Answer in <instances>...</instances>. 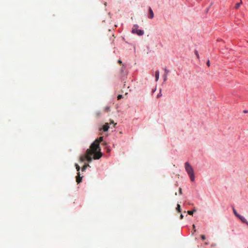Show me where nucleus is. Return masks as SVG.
<instances>
[{"label":"nucleus","instance_id":"obj_1","mask_svg":"<svg viewBox=\"0 0 248 248\" xmlns=\"http://www.w3.org/2000/svg\"><path fill=\"white\" fill-rule=\"evenodd\" d=\"M93 155L94 159H99L102 156V154L100 151H93L91 147L86 151V160L90 162L92 160V155Z\"/></svg>","mask_w":248,"mask_h":248},{"label":"nucleus","instance_id":"obj_2","mask_svg":"<svg viewBox=\"0 0 248 248\" xmlns=\"http://www.w3.org/2000/svg\"><path fill=\"white\" fill-rule=\"evenodd\" d=\"M185 167L186 171L188 176H189L191 181L193 182L195 180V176L194 170L192 167L190 165V164L187 162L185 163Z\"/></svg>","mask_w":248,"mask_h":248},{"label":"nucleus","instance_id":"obj_3","mask_svg":"<svg viewBox=\"0 0 248 248\" xmlns=\"http://www.w3.org/2000/svg\"><path fill=\"white\" fill-rule=\"evenodd\" d=\"M103 137H100V138L96 139L91 144L90 147L93 149V151H101L99 143L103 140Z\"/></svg>","mask_w":248,"mask_h":248},{"label":"nucleus","instance_id":"obj_4","mask_svg":"<svg viewBox=\"0 0 248 248\" xmlns=\"http://www.w3.org/2000/svg\"><path fill=\"white\" fill-rule=\"evenodd\" d=\"M233 212L234 215L237 217H238L242 222L246 223L248 226V221L247 220V219L244 217L238 214L234 207H233Z\"/></svg>","mask_w":248,"mask_h":248},{"label":"nucleus","instance_id":"obj_5","mask_svg":"<svg viewBox=\"0 0 248 248\" xmlns=\"http://www.w3.org/2000/svg\"><path fill=\"white\" fill-rule=\"evenodd\" d=\"M139 26L137 25H134L132 32L133 33H136L139 35H142L144 34V31L138 29Z\"/></svg>","mask_w":248,"mask_h":248},{"label":"nucleus","instance_id":"obj_6","mask_svg":"<svg viewBox=\"0 0 248 248\" xmlns=\"http://www.w3.org/2000/svg\"><path fill=\"white\" fill-rule=\"evenodd\" d=\"M154 17V14L153 13V10H152L151 8H149V18L150 19L153 18Z\"/></svg>","mask_w":248,"mask_h":248},{"label":"nucleus","instance_id":"obj_7","mask_svg":"<svg viewBox=\"0 0 248 248\" xmlns=\"http://www.w3.org/2000/svg\"><path fill=\"white\" fill-rule=\"evenodd\" d=\"M109 128L108 125H103L102 127L99 128V130L101 131L102 130L103 131H107Z\"/></svg>","mask_w":248,"mask_h":248},{"label":"nucleus","instance_id":"obj_8","mask_svg":"<svg viewBox=\"0 0 248 248\" xmlns=\"http://www.w3.org/2000/svg\"><path fill=\"white\" fill-rule=\"evenodd\" d=\"M78 175L76 178V181L78 183V184H79L81 182L82 177L80 176L79 172H78Z\"/></svg>","mask_w":248,"mask_h":248},{"label":"nucleus","instance_id":"obj_9","mask_svg":"<svg viewBox=\"0 0 248 248\" xmlns=\"http://www.w3.org/2000/svg\"><path fill=\"white\" fill-rule=\"evenodd\" d=\"M110 110V107L109 106H106L103 109L104 112H109Z\"/></svg>","mask_w":248,"mask_h":248},{"label":"nucleus","instance_id":"obj_10","mask_svg":"<svg viewBox=\"0 0 248 248\" xmlns=\"http://www.w3.org/2000/svg\"><path fill=\"white\" fill-rule=\"evenodd\" d=\"M155 81H158L159 77V72L158 71H156L155 73Z\"/></svg>","mask_w":248,"mask_h":248},{"label":"nucleus","instance_id":"obj_11","mask_svg":"<svg viewBox=\"0 0 248 248\" xmlns=\"http://www.w3.org/2000/svg\"><path fill=\"white\" fill-rule=\"evenodd\" d=\"M86 154L85 155L81 156L80 157V160L81 162H84L86 159Z\"/></svg>","mask_w":248,"mask_h":248},{"label":"nucleus","instance_id":"obj_12","mask_svg":"<svg viewBox=\"0 0 248 248\" xmlns=\"http://www.w3.org/2000/svg\"><path fill=\"white\" fill-rule=\"evenodd\" d=\"M101 114L100 111H97L95 113V116L96 117H98L101 115Z\"/></svg>","mask_w":248,"mask_h":248},{"label":"nucleus","instance_id":"obj_13","mask_svg":"<svg viewBox=\"0 0 248 248\" xmlns=\"http://www.w3.org/2000/svg\"><path fill=\"white\" fill-rule=\"evenodd\" d=\"M176 210H177V211L178 212H181V206H180V204H177V207H176Z\"/></svg>","mask_w":248,"mask_h":248},{"label":"nucleus","instance_id":"obj_14","mask_svg":"<svg viewBox=\"0 0 248 248\" xmlns=\"http://www.w3.org/2000/svg\"><path fill=\"white\" fill-rule=\"evenodd\" d=\"M196 210L195 209H194L192 211H187V213L190 215H193V213L196 212Z\"/></svg>","mask_w":248,"mask_h":248},{"label":"nucleus","instance_id":"obj_15","mask_svg":"<svg viewBox=\"0 0 248 248\" xmlns=\"http://www.w3.org/2000/svg\"><path fill=\"white\" fill-rule=\"evenodd\" d=\"M242 0H241L240 2L239 3H237L236 5H235V8L236 9H238L240 7V6L241 5V4H242Z\"/></svg>","mask_w":248,"mask_h":248},{"label":"nucleus","instance_id":"obj_16","mask_svg":"<svg viewBox=\"0 0 248 248\" xmlns=\"http://www.w3.org/2000/svg\"><path fill=\"white\" fill-rule=\"evenodd\" d=\"M75 166H76V168L78 172H79V171L80 170V167H79V166L78 164H75Z\"/></svg>","mask_w":248,"mask_h":248},{"label":"nucleus","instance_id":"obj_17","mask_svg":"<svg viewBox=\"0 0 248 248\" xmlns=\"http://www.w3.org/2000/svg\"><path fill=\"white\" fill-rule=\"evenodd\" d=\"M88 166H89L88 164L84 165L83 167L82 168V170L84 171L86 169V168H87Z\"/></svg>","mask_w":248,"mask_h":248},{"label":"nucleus","instance_id":"obj_18","mask_svg":"<svg viewBox=\"0 0 248 248\" xmlns=\"http://www.w3.org/2000/svg\"><path fill=\"white\" fill-rule=\"evenodd\" d=\"M164 77V81H166L167 79V75L166 74H164L163 76Z\"/></svg>","mask_w":248,"mask_h":248},{"label":"nucleus","instance_id":"obj_19","mask_svg":"<svg viewBox=\"0 0 248 248\" xmlns=\"http://www.w3.org/2000/svg\"><path fill=\"white\" fill-rule=\"evenodd\" d=\"M164 71H165V74H166V75H167L169 73V71L168 70H167L166 68L164 69Z\"/></svg>","mask_w":248,"mask_h":248},{"label":"nucleus","instance_id":"obj_20","mask_svg":"<svg viewBox=\"0 0 248 248\" xmlns=\"http://www.w3.org/2000/svg\"><path fill=\"white\" fill-rule=\"evenodd\" d=\"M122 97H123L122 95H121V94L118 95L117 96V99L120 100L122 98Z\"/></svg>","mask_w":248,"mask_h":248},{"label":"nucleus","instance_id":"obj_21","mask_svg":"<svg viewBox=\"0 0 248 248\" xmlns=\"http://www.w3.org/2000/svg\"><path fill=\"white\" fill-rule=\"evenodd\" d=\"M179 194L180 195H182V189L181 187L179 188Z\"/></svg>","mask_w":248,"mask_h":248},{"label":"nucleus","instance_id":"obj_22","mask_svg":"<svg viewBox=\"0 0 248 248\" xmlns=\"http://www.w3.org/2000/svg\"><path fill=\"white\" fill-rule=\"evenodd\" d=\"M201 237L202 240H204L205 239V236L204 235H201Z\"/></svg>","mask_w":248,"mask_h":248},{"label":"nucleus","instance_id":"obj_23","mask_svg":"<svg viewBox=\"0 0 248 248\" xmlns=\"http://www.w3.org/2000/svg\"><path fill=\"white\" fill-rule=\"evenodd\" d=\"M195 55H196V56H197L198 58H199V54H198V51H196H196H195Z\"/></svg>","mask_w":248,"mask_h":248},{"label":"nucleus","instance_id":"obj_24","mask_svg":"<svg viewBox=\"0 0 248 248\" xmlns=\"http://www.w3.org/2000/svg\"><path fill=\"white\" fill-rule=\"evenodd\" d=\"M162 95L161 92L157 94V98H159Z\"/></svg>","mask_w":248,"mask_h":248},{"label":"nucleus","instance_id":"obj_25","mask_svg":"<svg viewBox=\"0 0 248 248\" xmlns=\"http://www.w3.org/2000/svg\"><path fill=\"white\" fill-rule=\"evenodd\" d=\"M207 65L208 66H210V62H209V60L207 62Z\"/></svg>","mask_w":248,"mask_h":248},{"label":"nucleus","instance_id":"obj_26","mask_svg":"<svg viewBox=\"0 0 248 248\" xmlns=\"http://www.w3.org/2000/svg\"><path fill=\"white\" fill-rule=\"evenodd\" d=\"M183 217H184L183 215L182 214H181V215H180V218L182 219H183Z\"/></svg>","mask_w":248,"mask_h":248},{"label":"nucleus","instance_id":"obj_27","mask_svg":"<svg viewBox=\"0 0 248 248\" xmlns=\"http://www.w3.org/2000/svg\"><path fill=\"white\" fill-rule=\"evenodd\" d=\"M193 229H194V232H196V230L195 229V225H193Z\"/></svg>","mask_w":248,"mask_h":248},{"label":"nucleus","instance_id":"obj_28","mask_svg":"<svg viewBox=\"0 0 248 248\" xmlns=\"http://www.w3.org/2000/svg\"><path fill=\"white\" fill-rule=\"evenodd\" d=\"M109 124H116L117 123H114V122H112Z\"/></svg>","mask_w":248,"mask_h":248},{"label":"nucleus","instance_id":"obj_29","mask_svg":"<svg viewBox=\"0 0 248 248\" xmlns=\"http://www.w3.org/2000/svg\"><path fill=\"white\" fill-rule=\"evenodd\" d=\"M118 62L121 64L122 63V62L121 60H119Z\"/></svg>","mask_w":248,"mask_h":248},{"label":"nucleus","instance_id":"obj_30","mask_svg":"<svg viewBox=\"0 0 248 248\" xmlns=\"http://www.w3.org/2000/svg\"><path fill=\"white\" fill-rule=\"evenodd\" d=\"M244 113H247L248 112V111L247 110H244Z\"/></svg>","mask_w":248,"mask_h":248},{"label":"nucleus","instance_id":"obj_31","mask_svg":"<svg viewBox=\"0 0 248 248\" xmlns=\"http://www.w3.org/2000/svg\"><path fill=\"white\" fill-rule=\"evenodd\" d=\"M110 150L109 149L108 150V152H109Z\"/></svg>","mask_w":248,"mask_h":248},{"label":"nucleus","instance_id":"obj_32","mask_svg":"<svg viewBox=\"0 0 248 248\" xmlns=\"http://www.w3.org/2000/svg\"><path fill=\"white\" fill-rule=\"evenodd\" d=\"M105 124H108V123H105Z\"/></svg>","mask_w":248,"mask_h":248},{"label":"nucleus","instance_id":"obj_33","mask_svg":"<svg viewBox=\"0 0 248 248\" xmlns=\"http://www.w3.org/2000/svg\"><path fill=\"white\" fill-rule=\"evenodd\" d=\"M206 245H208V244L207 243H205Z\"/></svg>","mask_w":248,"mask_h":248}]
</instances>
